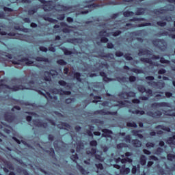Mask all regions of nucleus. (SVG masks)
<instances>
[{
  "label": "nucleus",
  "instance_id": "1a4fd4ad",
  "mask_svg": "<svg viewBox=\"0 0 175 175\" xmlns=\"http://www.w3.org/2000/svg\"><path fill=\"white\" fill-rule=\"evenodd\" d=\"M148 85L153 87L154 88H158L159 90H162V88H165V83L162 81L159 82L152 81L148 82Z\"/></svg>",
  "mask_w": 175,
  "mask_h": 175
},
{
  "label": "nucleus",
  "instance_id": "f8f14e48",
  "mask_svg": "<svg viewBox=\"0 0 175 175\" xmlns=\"http://www.w3.org/2000/svg\"><path fill=\"white\" fill-rule=\"evenodd\" d=\"M55 10H56L57 12H68V10H69L70 9H72L71 6H65L64 5H55V8H54Z\"/></svg>",
  "mask_w": 175,
  "mask_h": 175
},
{
  "label": "nucleus",
  "instance_id": "dca6fc26",
  "mask_svg": "<svg viewBox=\"0 0 175 175\" xmlns=\"http://www.w3.org/2000/svg\"><path fill=\"white\" fill-rule=\"evenodd\" d=\"M152 109H157V107H169V103H154L151 105Z\"/></svg>",
  "mask_w": 175,
  "mask_h": 175
},
{
  "label": "nucleus",
  "instance_id": "c756f323",
  "mask_svg": "<svg viewBox=\"0 0 175 175\" xmlns=\"http://www.w3.org/2000/svg\"><path fill=\"white\" fill-rule=\"evenodd\" d=\"M146 10L144 8H137L135 12L136 16H142L144 14Z\"/></svg>",
  "mask_w": 175,
  "mask_h": 175
},
{
  "label": "nucleus",
  "instance_id": "b1692460",
  "mask_svg": "<svg viewBox=\"0 0 175 175\" xmlns=\"http://www.w3.org/2000/svg\"><path fill=\"white\" fill-rule=\"evenodd\" d=\"M159 36H169L172 39H175V34H169V32L163 31L161 34H159Z\"/></svg>",
  "mask_w": 175,
  "mask_h": 175
},
{
  "label": "nucleus",
  "instance_id": "ea45409f",
  "mask_svg": "<svg viewBox=\"0 0 175 175\" xmlns=\"http://www.w3.org/2000/svg\"><path fill=\"white\" fill-rule=\"evenodd\" d=\"M62 50L64 53L65 55H72V51H68V49L65 47L62 48Z\"/></svg>",
  "mask_w": 175,
  "mask_h": 175
},
{
  "label": "nucleus",
  "instance_id": "7ed1b4c3",
  "mask_svg": "<svg viewBox=\"0 0 175 175\" xmlns=\"http://www.w3.org/2000/svg\"><path fill=\"white\" fill-rule=\"evenodd\" d=\"M152 43L155 47H158L161 51H165L166 49H167V43L165 40H154Z\"/></svg>",
  "mask_w": 175,
  "mask_h": 175
},
{
  "label": "nucleus",
  "instance_id": "338daca9",
  "mask_svg": "<svg viewBox=\"0 0 175 175\" xmlns=\"http://www.w3.org/2000/svg\"><path fill=\"white\" fill-rule=\"evenodd\" d=\"M125 146H126L125 144L121 143L117 145V148L118 150H121V148H123V147H125Z\"/></svg>",
  "mask_w": 175,
  "mask_h": 175
},
{
  "label": "nucleus",
  "instance_id": "473e14b6",
  "mask_svg": "<svg viewBox=\"0 0 175 175\" xmlns=\"http://www.w3.org/2000/svg\"><path fill=\"white\" fill-rule=\"evenodd\" d=\"M100 76H102V77H104L103 78V81H105V83H108V81H111V79L110 78H107V77H106V73L105 72H101L100 73Z\"/></svg>",
  "mask_w": 175,
  "mask_h": 175
},
{
  "label": "nucleus",
  "instance_id": "2eb2a0df",
  "mask_svg": "<svg viewBox=\"0 0 175 175\" xmlns=\"http://www.w3.org/2000/svg\"><path fill=\"white\" fill-rule=\"evenodd\" d=\"M38 92L41 95H44L47 100H50V99L51 100H53V99H54V100H57L58 99V97H57V96L54 94L51 95L49 92H46V94L43 93L42 91H39Z\"/></svg>",
  "mask_w": 175,
  "mask_h": 175
},
{
  "label": "nucleus",
  "instance_id": "603ef678",
  "mask_svg": "<svg viewBox=\"0 0 175 175\" xmlns=\"http://www.w3.org/2000/svg\"><path fill=\"white\" fill-rule=\"evenodd\" d=\"M166 116H170L171 117H175V112L173 110H170L165 112Z\"/></svg>",
  "mask_w": 175,
  "mask_h": 175
},
{
  "label": "nucleus",
  "instance_id": "2f4dec72",
  "mask_svg": "<svg viewBox=\"0 0 175 175\" xmlns=\"http://www.w3.org/2000/svg\"><path fill=\"white\" fill-rule=\"evenodd\" d=\"M123 16L124 17H132V16H135V12L132 11H126L123 12Z\"/></svg>",
  "mask_w": 175,
  "mask_h": 175
},
{
  "label": "nucleus",
  "instance_id": "c03bdc74",
  "mask_svg": "<svg viewBox=\"0 0 175 175\" xmlns=\"http://www.w3.org/2000/svg\"><path fill=\"white\" fill-rule=\"evenodd\" d=\"M118 81L119 83H126V80H128V78L123 77H118L117 78Z\"/></svg>",
  "mask_w": 175,
  "mask_h": 175
},
{
  "label": "nucleus",
  "instance_id": "774afa93",
  "mask_svg": "<svg viewBox=\"0 0 175 175\" xmlns=\"http://www.w3.org/2000/svg\"><path fill=\"white\" fill-rule=\"evenodd\" d=\"M167 9L168 10H170V12H173V10H174V5H168L167 6Z\"/></svg>",
  "mask_w": 175,
  "mask_h": 175
},
{
  "label": "nucleus",
  "instance_id": "9d476101",
  "mask_svg": "<svg viewBox=\"0 0 175 175\" xmlns=\"http://www.w3.org/2000/svg\"><path fill=\"white\" fill-rule=\"evenodd\" d=\"M94 114H100V116H117V111L110 112L109 111H106V109H101L94 111Z\"/></svg>",
  "mask_w": 175,
  "mask_h": 175
},
{
  "label": "nucleus",
  "instance_id": "39448f33",
  "mask_svg": "<svg viewBox=\"0 0 175 175\" xmlns=\"http://www.w3.org/2000/svg\"><path fill=\"white\" fill-rule=\"evenodd\" d=\"M88 155H90L91 157H95L96 159L100 161V162H103L105 161V158L102 157V152H100V154H96V148H92L90 150H88Z\"/></svg>",
  "mask_w": 175,
  "mask_h": 175
},
{
  "label": "nucleus",
  "instance_id": "f704fd0d",
  "mask_svg": "<svg viewBox=\"0 0 175 175\" xmlns=\"http://www.w3.org/2000/svg\"><path fill=\"white\" fill-rule=\"evenodd\" d=\"M36 61L38 62H49V59L46 57H37Z\"/></svg>",
  "mask_w": 175,
  "mask_h": 175
},
{
  "label": "nucleus",
  "instance_id": "ddd939ff",
  "mask_svg": "<svg viewBox=\"0 0 175 175\" xmlns=\"http://www.w3.org/2000/svg\"><path fill=\"white\" fill-rule=\"evenodd\" d=\"M32 122L33 124L31 125H35V126H38V128H47L49 126L47 123H42L40 120H33Z\"/></svg>",
  "mask_w": 175,
  "mask_h": 175
},
{
  "label": "nucleus",
  "instance_id": "58836bf2",
  "mask_svg": "<svg viewBox=\"0 0 175 175\" xmlns=\"http://www.w3.org/2000/svg\"><path fill=\"white\" fill-rule=\"evenodd\" d=\"M74 77L76 78V80L79 81V83H81V74L80 72H75L74 73Z\"/></svg>",
  "mask_w": 175,
  "mask_h": 175
},
{
  "label": "nucleus",
  "instance_id": "72a5a7b5",
  "mask_svg": "<svg viewBox=\"0 0 175 175\" xmlns=\"http://www.w3.org/2000/svg\"><path fill=\"white\" fill-rule=\"evenodd\" d=\"M139 162L142 165H146V163H147V157H146V156L144 155L141 156Z\"/></svg>",
  "mask_w": 175,
  "mask_h": 175
},
{
  "label": "nucleus",
  "instance_id": "bf43d9fd",
  "mask_svg": "<svg viewBox=\"0 0 175 175\" xmlns=\"http://www.w3.org/2000/svg\"><path fill=\"white\" fill-rule=\"evenodd\" d=\"M163 152V149L162 148H158L155 152L156 155H161Z\"/></svg>",
  "mask_w": 175,
  "mask_h": 175
},
{
  "label": "nucleus",
  "instance_id": "a211bd4d",
  "mask_svg": "<svg viewBox=\"0 0 175 175\" xmlns=\"http://www.w3.org/2000/svg\"><path fill=\"white\" fill-rule=\"evenodd\" d=\"M57 128H59V129H66V131H70L72 129V126L69 125V124L65 122H62L57 124Z\"/></svg>",
  "mask_w": 175,
  "mask_h": 175
},
{
  "label": "nucleus",
  "instance_id": "aec40b11",
  "mask_svg": "<svg viewBox=\"0 0 175 175\" xmlns=\"http://www.w3.org/2000/svg\"><path fill=\"white\" fill-rule=\"evenodd\" d=\"M139 57L143 55H151V51L148 49H140L138 53Z\"/></svg>",
  "mask_w": 175,
  "mask_h": 175
},
{
  "label": "nucleus",
  "instance_id": "393cba45",
  "mask_svg": "<svg viewBox=\"0 0 175 175\" xmlns=\"http://www.w3.org/2000/svg\"><path fill=\"white\" fill-rule=\"evenodd\" d=\"M43 18L45 20V21H49V23H58L57 19L50 18L49 16H47V15H43Z\"/></svg>",
  "mask_w": 175,
  "mask_h": 175
},
{
  "label": "nucleus",
  "instance_id": "864d4df0",
  "mask_svg": "<svg viewBox=\"0 0 175 175\" xmlns=\"http://www.w3.org/2000/svg\"><path fill=\"white\" fill-rule=\"evenodd\" d=\"M25 64L27 65V66H32V65H33V62L28 59H25Z\"/></svg>",
  "mask_w": 175,
  "mask_h": 175
},
{
  "label": "nucleus",
  "instance_id": "f257e3e1",
  "mask_svg": "<svg viewBox=\"0 0 175 175\" xmlns=\"http://www.w3.org/2000/svg\"><path fill=\"white\" fill-rule=\"evenodd\" d=\"M38 84L39 87H42V85L46 84V83H38V79H36V81L31 80L28 82V87L19 85L13 86L12 88L9 87V85H8L0 84V93L3 92V94H10V92L13 91H20V90H36L35 88L31 85H36Z\"/></svg>",
  "mask_w": 175,
  "mask_h": 175
},
{
  "label": "nucleus",
  "instance_id": "f3484780",
  "mask_svg": "<svg viewBox=\"0 0 175 175\" xmlns=\"http://www.w3.org/2000/svg\"><path fill=\"white\" fill-rule=\"evenodd\" d=\"M5 120L8 122H13L16 120V116L12 113H7L5 114Z\"/></svg>",
  "mask_w": 175,
  "mask_h": 175
},
{
  "label": "nucleus",
  "instance_id": "c85d7f7f",
  "mask_svg": "<svg viewBox=\"0 0 175 175\" xmlns=\"http://www.w3.org/2000/svg\"><path fill=\"white\" fill-rule=\"evenodd\" d=\"M156 129H162L163 131H165L166 132H170V128L163 126V125H158L155 127Z\"/></svg>",
  "mask_w": 175,
  "mask_h": 175
},
{
  "label": "nucleus",
  "instance_id": "4be33fe9",
  "mask_svg": "<svg viewBox=\"0 0 175 175\" xmlns=\"http://www.w3.org/2000/svg\"><path fill=\"white\" fill-rule=\"evenodd\" d=\"M131 144L133 147H142V142L138 139H133L131 141Z\"/></svg>",
  "mask_w": 175,
  "mask_h": 175
},
{
  "label": "nucleus",
  "instance_id": "bb28decb",
  "mask_svg": "<svg viewBox=\"0 0 175 175\" xmlns=\"http://www.w3.org/2000/svg\"><path fill=\"white\" fill-rule=\"evenodd\" d=\"M69 43H72L73 44H76V43H83V39L81 38H75L68 40Z\"/></svg>",
  "mask_w": 175,
  "mask_h": 175
},
{
  "label": "nucleus",
  "instance_id": "4468645a",
  "mask_svg": "<svg viewBox=\"0 0 175 175\" xmlns=\"http://www.w3.org/2000/svg\"><path fill=\"white\" fill-rule=\"evenodd\" d=\"M146 116H148V117H152V118H159V117L162 116V112L161 111H156L155 112L149 111L146 112Z\"/></svg>",
  "mask_w": 175,
  "mask_h": 175
},
{
  "label": "nucleus",
  "instance_id": "9b49d317",
  "mask_svg": "<svg viewBox=\"0 0 175 175\" xmlns=\"http://www.w3.org/2000/svg\"><path fill=\"white\" fill-rule=\"evenodd\" d=\"M119 96L122 99H128L129 98H135V96H136V93L133 92H122L119 94Z\"/></svg>",
  "mask_w": 175,
  "mask_h": 175
},
{
  "label": "nucleus",
  "instance_id": "680f3d73",
  "mask_svg": "<svg viewBox=\"0 0 175 175\" xmlns=\"http://www.w3.org/2000/svg\"><path fill=\"white\" fill-rule=\"evenodd\" d=\"M121 33H122V31L120 30H118L112 33V36H119V35H121Z\"/></svg>",
  "mask_w": 175,
  "mask_h": 175
},
{
  "label": "nucleus",
  "instance_id": "e433bc0d",
  "mask_svg": "<svg viewBox=\"0 0 175 175\" xmlns=\"http://www.w3.org/2000/svg\"><path fill=\"white\" fill-rule=\"evenodd\" d=\"M139 170H140V165H137V167L133 166L131 172L133 173V174H136V172H139Z\"/></svg>",
  "mask_w": 175,
  "mask_h": 175
},
{
  "label": "nucleus",
  "instance_id": "f03ea898",
  "mask_svg": "<svg viewBox=\"0 0 175 175\" xmlns=\"http://www.w3.org/2000/svg\"><path fill=\"white\" fill-rule=\"evenodd\" d=\"M127 162H129V163H132V159L129 157H126L123 159H122L121 158L116 159V164L113 165V167H116V169H119L120 174H128L129 173L131 172V169H129V167L125 168V163H126Z\"/></svg>",
  "mask_w": 175,
  "mask_h": 175
},
{
  "label": "nucleus",
  "instance_id": "4d7b16f0",
  "mask_svg": "<svg viewBox=\"0 0 175 175\" xmlns=\"http://www.w3.org/2000/svg\"><path fill=\"white\" fill-rule=\"evenodd\" d=\"M70 159H72V161H73V162H76V161H77V159H79V156H77V154H72L71 157H70Z\"/></svg>",
  "mask_w": 175,
  "mask_h": 175
},
{
  "label": "nucleus",
  "instance_id": "7c9ffc66",
  "mask_svg": "<svg viewBox=\"0 0 175 175\" xmlns=\"http://www.w3.org/2000/svg\"><path fill=\"white\" fill-rule=\"evenodd\" d=\"M142 33H143V31L139 30V31L131 33L130 36H131V38H133L134 36H140Z\"/></svg>",
  "mask_w": 175,
  "mask_h": 175
},
{
  "label": "nucleus",
  "instance_id": "8fccbe9b",
  "mask_svg": "<svg viewBox=\"0 0 175 175\" xmlns=\"http://www.w3.org/2000/svg\"><path fill=\"white\" fill-rule=\"evenodd\" d=\"M95 165L98 169L97 173H99V170H103V165H102V163L96 164Z\"/></svg>",
  "mask_w": 175,
  "mask_h": 175
},
{
  "label": "nucleus",
  "instance_id": "052dcab7",
  "mask_svg": "<svg viewBox=\"0 0 175 175\" xmlns=\"http://www.w3.org/2000/svg\"><path fill=\"white\" fill-rule=\"evenodd\" d=\"M132 137H131V135H126L124 137V142L126 143H131V140Z\"/></svg>",
  "mask_w": 175,
  "mask_h": 175
},
{
  "label": "nucleus",
  "instance_id": "a18cd8bd",
  "mask_svg": "<svg viewBox=\"0 0 175 175\" xmlns=\"http://www.w3.org/2000/svg\"><path fill=\"white\" fill-rule=\"evenodd\" d=\"M94 99L92 102V103H98V102H100V99H102V97L99 96H94Z\"/></svg>",
  "mask_w": 175,
  "mask_h": 175
},
{
  "label": "nucleus",
  "instance_id": "6e6d98bb",
  "mask_svg": "<svg viewBox=\"0 0 175 175\" xmlns=\"http://www.w3.org/2000/svg\"><path fill=\"white\" fill-rule=\"evenodd\" d=\"M167 159L168 161H175V155L173 154H168Z\"/></svg>",
  "mask_w": 175,
  "mask_h": 175
},
{
  "label": "nucleus",
  "instance_id": "5fc2aeb1",
  "mask_svg": "<svg viewBox=\"0 0 175 175\" xmlns=\"http://www.w3.org/2000/svg\"><path fill=\"white\" fill-rule=\"evenodd\" d=\"M59 85H62V87H68V83L64 80L59 81Z\"/></svg>",
  "mask_w": 175,
  "mask_h": 175
},
{
  "label": "nucleus",
  "instance_id": "69168bd1",
  "mask_svg": "<svg viewBox=\"0 0 175 175\" xmlns=\"http://www.w3.org/2000/svg\"><path fill=\"white\" fill-rule=\"evenodd\" d=\"M157 25H159V27H165L166 26V22L158 21Z\"/></svg>",
  "mask_w": 175,
  "mask_h": 175
},
{
  "label": "nucleus",
  "instance_id": "79ce46f5",
  "mask_svg": "<svg viewBox=\"0 0 175 175\" xmlns=\"http://www.w3.org/2000/svg\"><path fill=\"white\" fill-rule=\"evenodd\" d=\"M102 57L104 58H109L110 59H114V54L113 53H106L103 55Z\"/></svg>",
  "mask_w": 175,
  "mask_h": 175
},
{
  "label": "nucleus",
  "instance_id": "a19ab883",
  "mask_svg": "<svg viewBox=\"0 0 175 175\" xmlns=\"http://www.w3.org/2000/svg\"><path fill=\"white\" fill-rule=\"evenodd\" d=\"M131 72H133L134 73H137V75L144 73L143 70L139 68H131Z\"/></svg>",
  "mask_w": 175,
  "mask_h": 175
},
{
  "label": "nucleus",
  "instance_id": "49530a36",
  "mask_svg": "<svg viewBox=\"0 0 175 175\" xmlns=\"http://www.w3.org/2000/svg\"><path fill=\"white\" fill-rule=\"evenodd\" d=\"M36 12H38L37 8L30 9L28 11V14H29V16H32V14H35V13H36Z\"/></svg>",
  "mask_w": 175,
  "mask_h": 175
},
{
  "label": "nucleus",
  "instance_id": "c9c22d12",
  "mask_svg": "<svg viewBox=\"0 0 175 175\" xmlns=\"http://www.w3.org/2000/svg\"><path fill=\"white\" fill-rule=\"evenodd\" d=\"M83 149H84V144L81 142H79L77 146V152H80V150Z\"/></svg>",
  "mask_w": 175,
  "mask_h": 175
},
{
  "label": "nucleus",
  "instance_id": "423d86ee",
  "mask_svg": "<svg viewBox=\"0 0 175 175\" xmlns=\"http://www.w3.org/2000/svg\"><path fill=\"white\" fill-rule=\"evenodd\" d=\"M51 76L52 77H55V76H58V72L55 70H51L50 72L46 71L44 72V80L45 81H51Z\"/></svg>",
  "mask_w": 175,
  "mask_h": 175
},
{
  "label": "nucleus",
  "instance_id": "0eeeda50",
  "mask_svg": "<svg viewBox=\"0 0 175 175\" xmlns=\"http://www.w3.org/2000/svg\"><path fill=\"white\" fill-rule=\"evenodd\" d=\"M99 36L100 38L101 43H107L109 42V39L107 38L110 36V33L103 30L99 32Z\"/></svg>",
  "mask_w": 175,
  "mask_h": 175
},
{
  "label": "nucleus",
  "instance_id": "de8ad7c7",
  "mask_svg": "<svg viewBox=\"0 0 175 175\" xmlns=\"http://www.w3.org/2000/svg\"><path fill=\"white\" fill-rule=\"evenodd\" d=\"M57 64H58V65H61L62 66H64L68 63L65 62L64 59H59L57 61Z\"/></svg>",
  "mask_w": 175,
  "mask_h": 175
},
{
  "label": "nucleus",
  "instance_id": "a878e982",
  "mask_svg": "<svg viewBox=\"0 0 175 175\" xmlns=\"http://www.w3.org/2000/svg\"><path fill=\"white\" fill-rule=\"evenodd\" d=\"M77 169H78V170H79V172L81 173V174H84V175L88 174V171L85 170L78 163H77Z\"/></svg>",
  "mask_w": 175,
  "mask_h": 175
},
{
  "label": "nucleus",
  "instance_id": "cd10ccee",
  "mask_svg": "<svg viewBox=\"0 0 175 175\" xmlns=\"http://www.w3.org/2000/svg\"><path fill=\"white\" fill-rule=\"evenodd\" d=\"M129 113H132V114H140V116H143L146 114V112L144 111H139V110L132 111V109H129Z\"/></svg>",
  "mask_w": 175,
  "mask_h": 175
},
{
  "label": "nucleus",
  "instance_id": "0e129e2a",
  "mask_svg": "<svg viewBox=\"0 0 175 175\" xmlns=\"http://www.w3.org/2000/svg\"><path fill=\"white\" fill-rule=\"evenodd\" d=\"M57 20H60L61 21H62L63 20L65 19V14H59L57 16Z\"/></svg>",
  "mask_w": 175,
  "mask_h": 175
},
{
  "label": "nucleus",
  "instance_id": "6e6552de",
  "mask_svg": "<svg viewBox=\"0 0 175 175\" xmlns=\"http://www.w3.org/2000/svg\"><path fill=\"white\" fill-rule=\"evenodd\" d=\"M140 62L144 64H149V66H163V65H160L158 62H154L151 59L147 57H141Z\"/></svg>",
  "mask_w": 175,
  "mask_h": 175
},
{
  "label": "nucleus",
  "instance_id": "5701e85b",
  "mask_svg": "<svg viewBox=\"0 0 175 175\" xmlns=\"http://www.w3.org/2000/svg\"><path fill=\"white\" fill-rule=\"evenodd\" d=\"M59 144H64V142H58V141L54 142L53 146H54L55 150H56V151H61V146H59Z\"/></svg>",
  "mask_w": 175,
  "mask_h": 175
},
{
  "label": "nucleus",
  "instance_id": "20e7f679",
  "mask_svg": "<svg viewBox=\"0 0 175 175\" xmlns=\"http://www.w3.org/2000/svg\"><path fill=\"white\" fill-rule=\"evenodd\" d=\"M41 3H44L43 9L44 12H51L55 8V3L53 1H46L45 0H38Z\"/></svg>",
  "mask_w": 175,
  "mask_h": 175
},
{
  "label": "nucleus",
  "instance_id": "4c0bfd02",
  "mask_svg": "<svg viewBox=\"0 0 175 175\" xmlns=\"http://www.w3.org/2000/svg\"><path fill=\"white\" fill-rule=\"evenodd\" d=\"M168 144H173L174 146H175V135H174L173 137H170L167 141Z\"/></svg>",
  "mask_w": 175,
  "mask_h": 175
},
{
  "label": "nucleus",
  "instance_id": "3c124183",
  "mask_svg": "<svg viewBox=\"0 0 175 175\" xmlns=\"http://www.w3.org/2000/svg\"><path fill=\"white\" fill-rule=\"evenodd\" d=\"M138 91L139 92H142V94H144V92H146V88L143 85H139L138 86Z\"/></svg>",
  "mask_w": 175,
  "mask_h": 175
},
{
  "label": "nucleus",
  "instance_id": "412c9836",
  "mask_svg": "<svg viewBox=\"0 0 175 175\" xmlns=\"http://www.w3.org/2000/svg\"><path fill=\"white\" fill-rule=\"evenodd\" d=\"M143 133V130H133L131 131V133L133 134V136H137V137H139V139H143V135L139 134Z\"/></svg>",
  "mask_w": 175,
  "mask_h": 175
},
{
  "label": "nucleus",
  "instance_id": "6ab92c4d",
  "mask_svg": "<svg viewBox=\"0 0 175 175\" xmlns=\"http://www.w3.org/2000/svg\"><path fill=\"white\" fill-rule=\"evenodd\" d=\"M102 132L103 133L102 134V137H111V135H113V131L109 129H103Z\"/></svg>",
  "mask_w": 175,
  "mask_h": 175
},
{
  "label": "nucleus",
  "instance_id": "13d9d810",
  "mask_svg": "<svg viewBox=\"0 0 175 175\" xmlns=\"http://www.w3.org/2000/svg\"><path fill=\"white\" fill-rule=\"evenodd\" d=\"M160 62L161 64H170V61L166 60L165 59H164V57L160 58Z\"/></svg>",
  "mask_w": 175,
  "mask_h": 175
},
{
  "label": "nucleus",
  "instance_id": "09e8293b",
  "mask_svg": "<svg viewBox=\"0 0 175 175\" xmlns=\"http://www.w3.org/2000/svg\"><path fill=\"white\" fill-rule=\"evenodd\" d=\"M146 146L147 148H154V147H155V144L152 142H148L146 143Z\"/></svg>",
  "mask_w": 175,
  "mask_h": 175
},
{
  "label": "nucleus",
  "instance_id": "e2e57ef3",
  "mask_svg": "<svg viewBox=\"0 0 175 175\" xmlns=\"http://www.w3.org/2000/svg\"><path fill=\"white\" fill-rule=\"evenodd\" d=\"M92 147H96L98 146V142L96 140L91 141L90 143Z\"/></svg>",
  "mask_w": 175,
  "mask_h": 175
},
{
  "label": "nucleus",
  "instance_id": "37998d69",
  "mask_svg": "<svg viewBox=\"0 0 175 175\" xmlns=\"http://www.w3.org/2000/svg\"><path fill=\"white\" fill-rule=\"evenodd\" d=\"M126 125L129 128H137V124L135 122H127Z\"/></svg>",
  "mask_w": 175,
  "mask_h": 175
}]
</instances>
